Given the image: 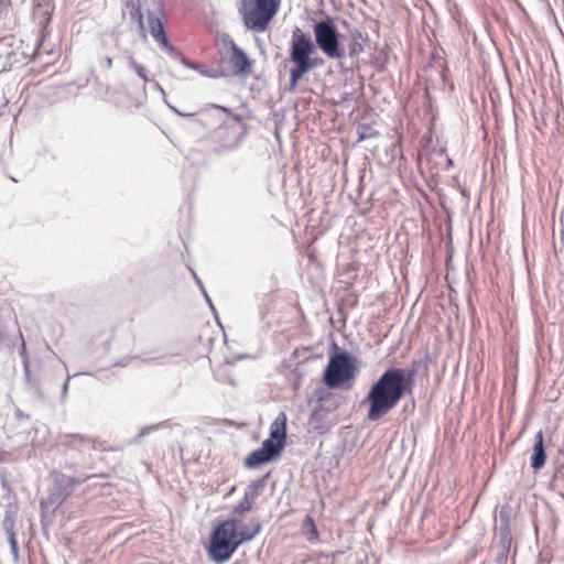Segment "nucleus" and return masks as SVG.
Returning a JSON list of instances; mask_svg holds the SVG:
<instances>
[{"instance_id":"obj_21","label":"nucleus","mask_w":564,"mask_h":564,"mask_svg":"<svg viewBox=\"0 0 564 564\" xmlns=\"http://www.w3.org/2000/svg\"><path fill=\"white\" fill-rule=\"evenodd\" d=\"M24 352H25V346L24 344L22 345V351H21V355L24 356Z\"/></svg>"},{"instance_id":"obj_3","label":"nucleus","mask_w":564,"mask_h":564,"mask_svg":"<svg viewBox=\"0 0 564 564\" xmlns=\"http://www.w3.org/2000/svg\"><path fill=\"white\" fill-rule=\"evenodd\" d=\"M315 48L308 33L303 32L300 28L293 30L290 45V59L294 64L290 70L291 89L295 88L306 73L322 63L321 59L311 57Z\"/></svg>"},{"instance_id":"obj_15","label":"nucleus","mask_w":564,"mask_h":564,"mask_svg":"<svg viewBox=\"0 0 564 564\" xmlns=\"http://www.w3.org/2000/svg\"><path fill=\"white\" fill-rule=\"evenodd\" d=\"M130 65L143 80H148L145 69L142 65L138 64L133 58L130 59Z\"/></svg>"},{"instance_id":"obj_10","label":"nucleus","mask_w":564,"mask_h":564,"mask_svg":"<svg viewBox=\"0 0 564 564\" xmlns=\"http://www.w3.org/2000/svg\"><path fill=\"white\" fill-rule=\"evenodd\" d=\"M231 63L236 73L238 74H249L252 68V63L247 56V54L239 48L236 44H232V57Z\"/></svg>"},{"instance_id":"obj_14","label":"nucleus","mask_w":564,"mask_h":564,"mask_svg":"<svg viewBox=\"0 0 564 564\" xmlns=\"http://www.w3.org/2000/svg\"><path fill=\"white\" fill-rule=\"evenodd\" d=\"M127 8L129 10V15L132 20L137 21L140 25H142L143 17L141 12L140 1L139 0H129L127 2Z\"/></svg>"},{"instance_id":"obj_5","label":"nucleus","mask_w":564,"mask_h":564,"mask_svg":"<svg viewBox=\"0 0 564 564\" xmlns=\"http://www.w3.org/2000/svg\"><path fill=\"white\" fill-rule=\"evenodd\" d=\"M355 378V366L347 352L335 354L325 369L324 381L328 388H338Z\"/></svg>"},{"instance_id":"obj_4","label":"nucleus","mask_w":564,"mask_h":564,"mask_svg":"<svg viewBox=\"0 0 564 564\" xmlns=\"http://www.w3.org/2000/svg\"><path fill=\"white\" fill-rule=\"evenodd\" d=\"M280 0H242L241 13L248 29L264 31L278 12Z\"/></svg>"},{"instance_id":"obj_9","label":"nucleus","mask_w":564,"mask_h":564,"mask_svg":"<svg viewBox=\"0 0 564 564\" xmlns=\"http://www.w3.org/2000/svg\"><path fill=\"white\" fill-rule=\"evenodd\" d=\"M286 414L280 412L270 425V437L267 440L271 441L274 446L281 445V451L286 440Z\"/></svg>"},{"instance_id":"obj_17","label":"nucleus","mask_w":564,"mask_h":564,"mask_svg":"<svg viewBox=\"0 0 564 564\" xmlns=\"http://www.w3.org/2000/svg\"><path fill=\"white\" fill-rule=\"evenodd\" d=\"M8 540H9V543H10V546H11V550H12V553L14 555H17L18 553V542H17V538H15V533L10 531L8 533Z\"/></svg>"},{"instance_id":"obj_6","label":"nucleus","mask_w":564,"mask_h":564,"mask_svg":"<svg viewBox=\"0 0 564 564\" xmlns=\"http://www.w3.org/2000/svg\"><path fill=\"white\" fill-rule=\"evenodd\" d=\"M313 31L316 45L328 58L343 57L344 52L339 47V34L329 19L316 22Z\"/></svg>"},{"instance_id":"obj_13","label":"nucleus","mask_w":564,"mask_h":564,"mask_svg":"<svg viewBox=\"0 0 564 564\" xmlns=\"http://www.w3.org/2000/svg\"><path fill=\"white\" fill-rule=\"evenodd\" d=\"M303 532L311 543L318 541L319 534L312 517L306 516L303 521Z\"/></svg>"},{"instance_id":"obj_16","label":"nucleus","mask_w":564,"mask_h":564,"mask_svg":"<svg viewBox=\"0 0 564 564\" xmlns=\"http://www.w3.org/2000/svg\"><path fill=\"white\" fill-rule=\"evenodd\" d=\"M184 64L189 67V68H193V69H196L198 70L202 75L204 76H208V77H213L214 74L210 72V70H207V69H204L200 65L198 64H194V63H191V62H185L184 61Z\"/></svg>"},{"instance_id":"obj_12","label":"nucleus","mask_w":564,"mask_h":564,"mask_svg":"<svg viewBox=\"0 0 564 564\" xmlns=\"http://www.w3.org/2000/svg\"><path fill=\"white\" fill-rule=\"evenodd\" d=\"M149 31L158 44L164 47H170L162 22L153 14L149 15Z\"/></svg>"},{"instance_id":"obj_18","label":"nucleus","mask_w":564,"mask_h":564,"mask_svg":"<svg viewBox=\"0 0 564 564\" xmlns=\"http://www.w3.org/2000/svg\"><path fill=\"white\" fill-rule=\"evenodd\" d=\"M106 64H107V67L110 68L112 66V58L111 57H107Z\"/></svg>"},{"instance_id":"obj_7","label":"nucleus","mask_w":564,"mask_h":564,"mask_svg":"<svg viewBox=\"0 0 564 564\" xmlns=\"http://www.w3.org/2000/svg\"><path fill=\"white\" fill-rule=\"evenodd\" d=\"M281 453V445L274 446L271 441H264L262 446L252 452L246 460L247 466L256 468L268 463Z\"/></svg>"},{"instance_id":"obj_11","label":"nucleus","mask_w":564,"mask_h":564,"mask_svg":"<svg viewBox=\"0 0 564 564\" xmlns=\"http://www.w3.org/2000/svg\"><path fill=\"white\" fill-rule=\"evenodd\" d=\"M545 459L546 454L543 445V432L539 431L535 436V444L531 456V467L535 470L541 469L545 464Z\"/></svg>"},{"instance_id":"obj_19","label":"nucleus","mask_w":564,"mask_h":564,"mask_svg":"<svg viewBox=\"0 0 564 564\" xmlns=\"http://www.w3.org/2000/svg\"><path fill=\"white\" fill-rule=\"evenodd\" d=\"M367 137H368L367 133L362 132V133L359 134V140H364Z\"/></svg>"},{"instance_id":"obj_2","label":"nucleus","mask_w":564,"mask_h":564,"mask_svg":"<svg viewBox=\"0 0 564 564\" xmlns=\"http://www.w3.org/2000/svg\"><path fill=\"white\" fill-rule=\"evenodd\" d=\"M261 525L254 522L253 528L242 525L239 520H226L213 532L210 539L209 556L216 563L228 561L243 542L252 540L260 531Z\"/></svg>"},{"instance_id":"obj_1","label":"nucleus","mask_w":564,"mask_h":564,"mask_svg":"<svg viewBox=\"0 0 564 564\" xmlns=\"http://www.w3.org/2000/svg\"><path fill=\"white\" fill-rule=\"evenodd\" d=\"M412 373L402 368L387 369L371 386L366 401L369 403L367 419L378 421L398 405L405 392L411 390Z\"/></svg>"},{"instance_id":"obj_22","label":"nucleus","mask_w":564,"mask_h":564,"mask_svg":"<svg viewBox=\"0 0 564 564\" xmlns=\"http://www.w3.org/2000/svg\"><path fill=\"white\" fill-rule=\"evenodd\" d=\"M204 293H206V292L204 291ZM205 296L207 299V302L210 304V299L207 296V294H205Z\"/></svg>"},{"instance_id":"obj_8","label":"nucleus","mask_w":564,"mask_h":564,"mask_svg":"<svg viewBox=\"0 0 564 564\" xmlns=\"http://www.w3.org/2000/svg\"><path fill=\"white\" fill-rule=\"evenodd\" d=\"M263 484L260 480L251 481L246 490L242 500L235 507L234 512L243 514L249 512L259 497Z\"/></svg>"},{"instance_id":"obj_20","label":"nucleus","mask_w":564,"mask_h":564,"mask_svg":"<svg viewBox=\"0 0 564 564\" xmlns=\"http://www.w3.org/2000/svg\"><path fill=\"white\" fill-rule=\"evenodd\" d=\"M56 500L55 499H50V502L54 503ZM48 503V501H42V506H46Z\"/></svg>"}]
</instances>
